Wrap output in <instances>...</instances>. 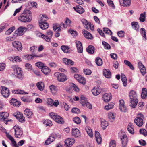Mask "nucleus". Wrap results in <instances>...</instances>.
I'll list each match as a JSON object with an SVG mask.
<instances>
[{
  "label": "nucleus",
  "instance_id": "34",
  "mask_svg": "<svg viewBox=\"0 0 147 147\" xmlns=\"http://www.w3.org/2000/svg\"><path fill=\"white\" fill-rule=\"evenodd\" d=\"M63 61L64 63L67 65H73L74 64V62L66 58L63 59Z\"/></svg>",
  "mask_w": 147,
  "mask_h": 147
},
{
  "label": "nucleus",
  "instance_id": "18",
  "mask_svg": "<svg viewBox=\"0 0 147 147\" xmlns=\"http://www.w3.org/2000/svg\"><path fill=\"white\" fill-rule=\"evenodd\" d=\"M26 29V28L24 27L21 26L19 27L18 29L15 31V33L16 34L17 36H19L23 34V33Z\"/></svg>",
  "mask_w": 147,
  "mask_h": 147
},
{
  "label": "nucleus",
  "instance_id": "3",
  "mask_svg": "<svg viewBox=\"0 0 147 147\" xmlns=\"http://www.w3.org/2000/svg\"><path fill=\"white\" fill-rule=\"evenodd\" d=\"M40 34L41 37L44 39L45 41L49 42H51V38L52 37L53 34L52 31L51 30H48L46 32L47 35H46L41 33H40Z\"/></svg>",
  "mask_w": 147,
  "mask_h": 147
},
{
  "label": "nucleus",
  "instance_id": "17",
  "mask_svg": "<svg viewBox=\"0 0 147 147\" xmlns=\"http://www.w3.org/2000/svg\"><path fill=\"white\" fill-rule=\"evenodd\" d=\"M43 56L42 54H40L37 55L36 54H33L31 55H26L25 56L26 59L27 60H30L32 59L34 57H41Z\"/></svg>",
  "mask_w": 147,
  "mask_h": 147
},
{
  "label": "nucleus",
  "instance_id": "30",
  "mask_svg": "<svg viewBox=\"0 0 147 147\" xmlns=\"http://www.w3.org/2000/svg\"><path fill=\"white\" fill-rule=\"evenodd\" d=\"M94 47L91 45H89L87 48H86V50L89 54H93L94 52Z\"/></svg>",
  "mask_w": 147,
  "mask_h": 147
},
{
  "label": "nucleus",
  "instance_id": "25",
  "mask_svg": "<svg viewBox=\"0 0 147 147\" xmlns=\"http://www.w3.org/2000/svg\"><path fill=\"white\" fill-rule=\"evenodd\" d=\"M82 33L84 36L87 39H92L93 38L92 34L88 31L85 30H83Z\"/></svg>",
  "mask_w": 147,
  "mask_h": 147
},
{
  "label": "nucleus",
  "instance_id": "31",
  "mask_svg": "<svg viewBox=\"0 0 147 147\" xmlns=\"http://www.w3.org/2000/svg\"><path fill=\"white\" fill-rule=\"evenodd\" d=\"M24 113L26 116L28 118H31L32 117L33 113L29 109H26L25 110Z\"/></svg>",
  "mask_w": 147,
  "mask_h": 147
},
{
  "label": "nucleus",
  "instance_id": "41",
  "mask_svg": "<svg viewBox=\"0 0 147 147\" xmlns=\"http://www.w3.org/2000/svg\"><path fill=\"white\" fill-rule=\"evenodd\" d=\"M50 89L53 94H55L57 92V87L53 85L49 86Z\"/></svg>",
  "mask_w": 147,
  "mask_h": 147
},
{
  "label": "nucleus",
  "instance_id": "39",
  "mask_svg": "<svg viewBox=\"0 0 147 147\" xmlns=\"http://www.w3.org/2000/svg\"><path fill=\"white\" fill-rule=\"evenodd\" d=\"M138 64L140 65V71L142 74L144 75L146 73L145 67L142 63H138Z\"/></svg>",
  "mask_w": 147,
  "mask_h": 147
},
{
  "label": "nucleus",
  "instance_id": "44",
  "mask_svg": "<svg viewBox=\"0 0 147 147\" xmlns=\"http://www.w3.org/2000/svg\"><path fill=\"white\" fill-rule=\"evenodd\" d=\"M124 63L128 66L131 69L134 70V67L130 61L127 60H124Z\"/></svg>",
  "mask_w": 147,
  "mask_h": 147
},
{
  "label": "nucleus",
  "instance_id": "36",
  "mask_svg": "<svg viewBox=\"0 0 147 147\" xmlns=\"http://www.w3.org/2000/svg\"><path fill=\"white\" fill-rule=\"evenodd\" d=\"M23 13L26 15H26L25 16L26 18H28V17L30 18V22H31L32 18V15L31 11L29 10H24L23 12Z\"/></svg>",
  "mask_w": 147,
  "mask_h": 147
},
{
  "label": "nucleus",
  "instance_id": "9",
  "mask_svg": "<svg viewBox=\"0 0 147 147\" xmlns=\"http://www.w3.org/2000/svg\"><path fill=\"white\" fill-rule=\"evenodd\" d=\"M144 116L143 115H140V117H138L134 120V122L139 127H141L143 124V119Z\"/></svg>",
  "mask_w": 147,
  "mask_h": 147
},
{
  "label": "nucleus",
  "instance_id": "2",
  "mask_svg": "<svg viewBox=\"0 0 147 147\" xmlns=\"http://www.w3.org/2000/svg\"><path fill=\"white\" fill-rule=\"evenodd\" d=\"M12 68L17 77L19 79H22L23 78V74L21 68L16 65H13Z\"/></svg>",
  "mask_w": 147,
  "mask_h": 147
},
{
  "label": "nucleus",
  "instance_id": "57",
  "mask_svg": "<svg viewBox=\"0 0 147 147\" xmlns=\"http://www.w3.org/2000/svg\"><path fill=\"white\" fill-rule=\"evenodd\" d=\"M102 44L104 46L105 49H109L111 48L109 45L105 41H102Z\"/></svg>",
  "mask_w": 147,
  "mask_h": 147
},
{
  "label": "nucleus",
  "instance_id": "58",
  "mask_svg": "<svg viewBox=\"0 0 147 147\" xmlns=\"http://www.w3.org/2000/svg\"><path fill=\"white\" fill-rule=\"evenodd\" d=\"M44 123L47 126H51L52 125V122L49 120L46 119L44 122Z\"/></svg>",
  "mask_w": 147,
  "mask_h": 147
},
{
  "label": "nucleus",
  "instance_id": "22",
  "mask_svg": "<svg viewBox=\"0 0 147 147\" xmlns=\"http://www.w3.org/2000/svg\"><path fill=\"white\" fill-rule=\"evenodd\" d=\"M75 11L80 14L83 13L85 11L82 7L80 5L76 6L74 7Z\"/></svg>",
  "mask_w": 147,
  "mask_h": 147
},
{
  "label": "nucleus",
  "instance_id": "56",
  "mask_svg": "<svg viewBox=\"0 0 147 147\" xmlns=\"http://www.w3.org/2000/svg\"><path fill=\"white\" fill-rule=\"evenodd\" d=\"M68 31L74 37H76L77 35V32L76 31L70 29Z\"/></svg>",
  "mask_w": 147,
  "mask_h": 147
},
{
  "label": "nucleus",
  "instance_id": "5",
  "mask_svg": "<svg viewBox=\"0 0 147 147\" xmlns=\"http://www.w3.org/2000/svg\"><path fill=\"white\" fill-rule=\"evenodd\" d=\"M13 128L15 132V137L18 138H20L23 134L22 129L17 125L14 126Z\"/></svg>",
  "mask_w": 147,
  "mask_h": 147
},
{
  "label": "nucleus",
  "instance_id": "49",
  "mask_svg": "<svg viewBox=\"0 0 147 147\" xmlns=\"http://www.w3.org/2000/svg\"><path fill=\"white\" fill-rule=\"evenodd\" d=\"M147 91L145 88H143L142 90L141 97L142 99H145L147 97Z\"/></svg>",
  "mask_w": 147,
  "mask_h": 147
},
{
  "label": "nucleus",
  "instance_id": "42",
  "mask_svg": "<svg viewBox=\"0 0 147 147\" xmlns=\"http://www.w3.org/2000/svg\"><path fill=\"white\" fill-rule=\"evenodd\" d=\"M108 117L109 121L111 122L115 120V117L114 113L111 112L109 113H108Z\"/></svg>",
  "mask_w": 147,
  "mask_h": 147
},
{
  "label": "nucleus",
  "instance_id": "45",
  "mask_svg": "<svg viewBox=\"0 0 147 147\" xmlns=\"http://www.w3.org/2000/svg\"><path fill=\"white\" fill-rule=\"evenodd\" d=\"M133 29H135L136 31H139V25L138 23L137 22H132L131 23Z\"/></svg>",
  "mask_w": 147,
  "mask_h": 147
},
{
  "label": "nucleus",
  "instance_id": "19",
  "mask_svg": "<svg viewBox=\"0 0 147 147\" xmlns=\"http://www.w3.org/2000/svg\"><path fill=\"white\" fill-rule=\"evenodd\" d=\"M72 134L76 137H80L81 136L80 131L76 128H73L72 130Z\"/></svg>",
  "mask_w": 147,
  "mask_h": 147
},
{
  "label": "nucleus",
  "instance_id": "51",
  "mask_svg": "<svg viewBox=\"0 0 147 147\" xmlns=\"http://www.w3.org/2000/svg\"><path fill=\"white\" fill-rule=\"evenodd\" d=\"M88 30L90 29L92 31H93L94 30V26L93 24H91L90 22H88L87 24L84 26Z\"/></svg>",
  "mask_w": 147,
  "mask_h": 147
},
{
  "label": "nucleus",
  "instance_id": "11",
  "mask_svg": "<svg viewBox=\"0 0 147 147\" xmlns=\"http://www.w3.org/2000/svg\"><path fill=\"white\" fill-rule=\"evenodd\" d=\"M120 139L121 141L122 147H126L128 142V138L125 134H123L120 136Z\"/></svg>",
  "mask_w": 147,
  "mask_h": 147
},
{
  "label": "nucleus",
  "instance_id": "52",
  "mask_svg": "<svg viewBox=\"0 0 147 147\" xmlns=\"http://www.w3.org/2000/svg\"><path fill=\"white\" fill-rule=\"evenodd\" d=\"M48 18L47 15H42V17H41L40 20L39 21V22H47L46 21L48 20Z\"/></svg>",
  "mask_w": 147,
  "mask_h": 147
},
{
  "label": "nucleus",
  "instance_id": "40",
  "mask_svg": "<svg viewBox=\"0 0 147 147\" xmlns=\"http://www.w3.org/2000/svg\"><path fill=\"white\" fill-rule=\"evenodd\" d=\"M122 3L120 2V4L124 7H127L131 4V0H122Z\"/></svg>",
  "mask_w": 147,
  "mask_h": 147
},
{
  "label": "nucleus",
  "instance_id": "35",
  "mask_svg": "<svg viewBox=\"0 0 147 147\" xmlns=\"http://www.w3.org/2000/svg\"><path fill=\"white\" fill-rule=\"evenodd\" d=\"M21 100L25 102L30 103L31 102L32 100L30 98V96H24L21 98Z\"/></svg>",
  "mask_w": 147,
  "mask_h": 147
},
{
  "label": "nucleus",
  "instance_id": "32",
  "mask_svg": "<svg viewBox=\"0 0 147 147\" xmlns=\"http://www.w3.org/2000/svg\"><path fill=\"white\" fill-rule=\"evenodd\" d=\"M39 22V26L40 28L42 30H45L48 28L49 24L47 22Z\"/></svg>",
  "mask_w": 147,
  "mask_h": 147
},
{
  "label": "nucleus",
  "instance_id": "33",
  "mask_svg": "<svg viewBox=\"0 0 147 147\" xmlns=\"http://www.w3.org/2000/svg\"><path fill=\"white\" fill-rule=\"evenodd\" d=\"M92 92L94 95L96 96L100 94L101 92V90L100 89L94 87L92 90Z\"/></svg>",
  "mask_w": 147,
  "mask_h": 147
},
{
  "label": "nucleus",
  "instance_id": "61",
  "mask_svg": "<svg viewBox=\"0 0 147 147\" xmlns=\"http://www.w3.org/2000/svg\"><path fill=\"white\" fill-rule=\"evenodd\" d=\"M74 121L76 124H80L81 123V121L80 118L78 117H75L73 118Z\"/></svg>",
  "mask_w": 147,
  "mask_h": 147
},
{
  "label": "nucleus",
  "instance_id": "46",
  "mask_svg": "<svg viewBox=\"0 0 147 147\" xmlns=\"http://www.w3.org/2000/svg\"><path fill=\"white\" fill-rule=\"evenodd\" d=\"M42 72L45 74H47L51 71L50 69L47 67L44 66L42 67L41 70Z\"/></svg>",
  "mask_w": 147,
  "mask_h": 147
},
{
  "label": "nucleus",
  "instance_id": "8",
  "mask_svg": "<svg viewBox=\"0 0 147 147\" xmlns=\"http://www.w3.org/2000/svg\"><path fill=\"white\" fill-rule=\"evenodd\" d=\"M13 115L20 122L24 123L25 122V117L23 116L22 113L21 112L17 111L14 113Z\"/></svg>",
  "mask_w": 147,
  "mask_h": 147
},
{
  "label": "nucleus",
  "instance_id": "20",
  "mask_svg": "<svg viewBox=\"0 0 147 147\" xmlns=\"http://www.w3.org/2000/svg\"><path fill=\"white\" fill-rule=\"evenodd\" d=\"M75 42L78 52L79 53H82L83 52V47L82 43L79 41H76Z\"/></svg>",
  "mask_w": 147,
  "mask_h": 147
},
{
  "label": "nucleus",
  "instance_id": "37",
  "mask_svg": "<svg viewBox=\"0 0 147 147\" xmlns=\"http://www.w3.org/2000/svg\"><path fill=\"white\" fill-rule=\"evenodd\" d=\"M37 87L39 90L41 91H43L44 88V84L43 82H40L37 83Z\"/></svg>",
  "mask_w": 147,
  "mask_h": 147
},
{
  "label": "nucleus",
  "instance_id": "55",
  "mask_svg": "<svg viewBox=\"0 0 147 147\" xmlns=\"http://www.w3.org/2000/svg\"><path fill=\"white\" fill-rule=\"evenodd\" d=\"M82 105L84 106H86L87 108L90 109H92V105L90 104V103L88 102H82Z\"/></svg>",
  "mask_w": 147,
  "mask_h": 147
},
{
  "label": "nucleus",
  "instance_id": "64",
  "mask_svg": "<svg viewBox=\"0 0 147 147\" xmlns=\"http://www.w3.org/2000/svg\"><path fill=\"white\" fill-rule=\"evenodd\" d=\"M37 47L33 46L30 48V50L32 53H34L37 50Z\"/></svg>",
  "mask_w": 147,
  "mask_h": 147
},
{
  "label": "nucleus",
  "instance_id": "59",
  "mask_svg": "<svg viewBox=\"0 0 147 147\" xmlns=\"http://www.w3.org/2000/svg\"><path fill=\"white\" fill-rule=\"evenodd\" d=\"M103 31L106 34L111 35L112 33L111 30L107 28H104L103 29Z\"/></svg>",
  "mask_w": 147,
  "mask_h": 147
},
{
  "label": "nucleus",
  "instance_id": "50",
  "mask_svg": "<svg viewBox=\"0 0 147 147\" xmlns=\"http://www.w3.org/2000/svg\"><path fill=\"white\" fill-rule=\"evenodd\" d=\"M146 12H144L140 15L139 20L141 22H144L146 20Z\"/></svg>",
  "mask_w": 147,
  "mask_h": 147
},
{
  "label": "nucleus",
  "instance_id": "7",
  "mask_svg": "<svg viewBox=\"0 0 147 147\" xmlns=\"http://www.w3.org/2000/svg\"><path fill=\"white\" fill-rule=\"evenodd\" d=\"M54 75L59 82H63L67 80L66 76L63 73L57 72L55 73Z\"/></svg>",
  "mask_w": 147,
  "mask_h": 147
},
{
  "label": "nucleus",
  "instance_id": "12",
  "mask_svg": "<svg viewBox=\"0 0 147 147\" xmlns=\"http://www.w3.org/2000/svg\"><path fill=\"white\" fill-rule=\"evenodd\" d=\"M26 16L23 12L18 17V20L24 23L30 22V18L28 17V18H26Z\"/></svg>",
  "mask_w": 147,
  "mask_h": 147
},
{
  "label": "nucleus",
  "instance_id": "27",
  "mask_svg": "<svg viewBox=\"0 0 147 147\" xmlns=\"http://www.w3.org/2000/svg\"><path fill=\"white\" fill-rule=\"evenodd\" d=\"M100 121L102 129L105 130L108 125V122L102 118L100 119Z\"/></svg>",
  "mask_w": 147,
  "mask_h": 147
},
{
  "label": "nucleus",
  "instance_id": "21",
  "mask_svg": "<svg viewBox=\"0 0 147 147\" xmlns=\"http://www.w3.org/2000/svg\"><path fill=\"white\" fill-rule=\"evenodd\" d=\"M119 109L121 111L125 112L126 110V107L124 105V102L123 100H119Z\"/></svg>",
  "mask_w": 147,
  "mask_h": 147
},
{
  "label": "nucleus",
  "instance_id": "43",
  "mask_svg": "<svg viewBox=\"0 0 147 147\" xmlns=\"http://www.w3.org/2000/svg\"><path fill=\"white\" fill-rule=\"evenodd\" d=\"M86 130L89 136L92 138L93 136V134L91 127H86Z\"/></svg>",
  "mask_w": 147,
  "mask_h": 147
},
{
  "label": "nucleus",
  "instance_id": "26",
  "mask_svg": "<svg viewBox=\"0 0 147 147\" xmlns=\"http://www.w3.org/2000/svg\"><path fill=\"white\" fill-rule=\"evenodd\" d=\"M103 75L107 78H110L111 77V73L109 69H104L103 71Z\"/></svg>",
  "mask_w": 147,
  "mask_h": 147
},
{
  "label": "nucleus",
  "instance_id": "53",
  "mask_svg": "<svg viewBox=\"0 0 147 147\" xmlns=\"http://www.w3.org/2000/svg\"><path fill=\"white\" fill-rule=\"evenodd\" d=\"M15 27L14 26H12L9 28L5 32V34L6 35H10L15 29Z\"/></svg>",
  "mask_w": 147,
  "mask_h": 147
},
{
  "label": "nucleus",
  "instance_id": "13",
  "mask_svg": "<svg viewBox=\"0 0 147 147\" xmlns=\"http://www.w3.org/2000/svg\"><path fill=\"white\" fill-rule=\"evenodd\" d=\"M74 78L76 79L80 83L84 85L86 83V81L84 78L82 77L80 75L78 74H75L74 75Z\"/></svg>",
  "mask_w": 147,
  "mask_h": 147
},
{
  "label": "nucleus",
  "instance_id": "29",
  "mask_svg": "<svg viewBox=\"0 0 147 147\" xmlns=\"http://www.w3.org/2000/svg\"><path fill=\"white\" fill-rule=\"evenodd\" d=\"M10 102L11 105H13L14 106L16 107H19L20 105V103L17 101V100L12 98L10 101Z\"/></svg>",
  "mask_w": 147,
  "mask_h": 147
},
{
  "label": "nucleus",
  "instance_id": "47",
  "mask_svg": "<svg viewBox=\"0 0 147 147\" xmlns=\"http://www.w3.org/2000/svg\"><path fill=\"white\" fill-rule=\"evenodd\" d=\"M95 62L96 65L98 66L101 65L102 64V60L100 57H97L95 60Z\"/></svg>",
  "mask_w": 147,
  "mask_h": 147
},
{
  "label": "nucleus",
  "instance_id": "28",
  "mask_svg": "<svg viewBox=\"0 0 147 147\" xmlns=\"http://www.w3.org/2000/svg\"><path fill=\"white\" fill-rule=\"evenodd\" d=\"M3 114V121H4V123L6 124H7V122L10 121L9 120H8L7 119V118L9 116V113L7 112H2Z\"/></svg>",
  "mask_w": 147,
  "mask_h": 147
},
{
  "label": "nucleus",
  "instance_id": "60",
  "mask_svg": "<svg viewBox=\"0 0 147 147\" xmlns=\"http://www.w3.org/2000/svg\"><path fill=\"white\" fill-rule=\"evenodd\" d=\"M140 33L143 37L145 38V39L146 40V36L145 29L144 28H141L140 29Z\"/></svg>",
  "mask_w": 147,
  "mask_h": 147
},
{
  "label": "nucleus",
  "instance_id": "24",
  "mask_svg": "<svg viewBox=\"0 0 147 147\" xmlns=\"http://www.w3.org/2000/svg\"><path fill=\"white\" fill-rule=\"evenodd\" d=\"M103 99L105 102L110 101L111 98V94L110 93H105L103 96Z\"/></svg>",
  "mask_w": 147,
  "mask_h": 147
},
{
  "label": "nucleus",
  "instance_id": "16",
  "mask_svg": "<svg viewBox=\"0 0 147 147\" xmlns=\"http://www.w3.org/2000/svg\"><path fill=\"white\" fill-rule=\"evenodd\" d=\"M66 26L65 25V24L63 23H61L60 24L59 26H57L56 25L53 26V29L54 31L55 32H60L61 31V28H65L66 27Z\"/></svg>",
  "mask_w": 147,
  "mask_h": 147
},
{
  "label": "nucleus",
  "instance_id": "15",
  "mask_svg": "<svg viewBox=\"0 0 147 147\" xmlns=\"http://www.w3.org/2000/svg\"><path fill=\"white\" fill-rule=\"evenodd\" d=\"M75 140L73 138H68L65 140V145L67 147L71 146L74 143Z\"/></svg>",
  "mask_w": 147,
  "mask_h": 147
},
{
  "label": "nucleus",
  "instance_id": "48",
  "mask_svg": "<svg viewBox=\"0 0 147 147\" xmlns=\"http://www.w3.org/2000/svg\"><path fill=\"white\" fill-rule=\"evenodd\" d=\"M61 49L65 53H68L69 51V48L68 46L62 45L61 47Z\"/></svg>",
  "mask_w": 147,
  "mask_h": 147
},
{
  "label": "nucleus",
  "instance_id": "23",
  "mask_svg": "<svg viewBox=\"0 0 147 147\" xmlns=\"http://www.w3.org/2000/svg\"><path fill=\"white\" fill-rule=\"evenodd\" d=\"M95 136L96 138V141L98 144H100L102 142V138L100 136V134L99 133L96 131H95Z\"/></svg>",
  "mask_w": 147,
  "mask_h": 147
},
{
  "label": "nucleus",
  "instance_id": "14",
  "mask_svg": "<svg viewBox=\"0 0 147 147\" xmlns=\"http://www.w3.org/2000/svg\"><path fill=\"white\" fill-rule=\"evenodd\" d=\"M12 45L13 47L16 48L19 51H21L22 49V46L21 43L18 41H15L12 42Z\"/></svg>",
  "mask_w": 147,
  "mask_h": 147
},
{
  "label": "nucleus",
  "instance_id": "1",
  "mask_svg": "<svg viewBox=\"0 0 147 147\" xmlns=\"http://www.w3.org/2000/svg\"><path fill=\"white\" fill-rule=\"evenodd\" d=\"M129 97L130 98L129 105L132 108H135L138 102L136 92L133 90L130 91L129 93Z\"/></svg>",
  "mask_w": 147,
  "mask_h": 147
},
{
  "label": "nucleus",
  "instance_id": "4",
  "mask_svg": "<svg viewBox=\"0 0 147 147\" xmlns=\"http://www.w3.org/2000/svg\"><path fill=\"white\" fill-rule=\"evenodd\" d=\"M49 115L53 120L55 121L57 123L60 124H63L64 123V121L63 118L61 116L55 115V114L51 112L49 113Z\"/></svg>",
  "mask_w": 147,
  "mask_h": 147
},
{
  "label": "nucleus",
  "instance_id": "54",
  "mask_svg": "<svg viewBox=\"0 0 147 147\" xmlns=\"http://www.w3.org/2000/svg\"><path fill=\"white\" fill-rule=\"evenodd\" d=\"M114 105V104L113 103H111L108 105H105V109L107 110H109L112 109Z\"/></svg>",
  "mask_w": 147,
  "mask_h": 147
},
{
  "label": "nucleus",
  "instance_id": "63",
  "mask_svg": "<svg viewBox=\"0 0 147 147\" xmlns=\"http://www.w3.org/2000/svg\"><path fill=\"white\" fill-rule=\"evenodd\" d=\"M83 72L86 75H89L91 74L92 72L90 69H84L83 70Z\"/></svg>",
  "mask_w": 147,
  "mask_h": 147
},
{
  "label": "nucleus",
  "instance_id": "6",
  "mask_svg": "<svg viewBox=\"0 0 147 147\" xmlns=\"http://www.w3.org/2000/svg\"><path fill=\"white\" fill-rule=\"evenodd\" d=\"M57 137H60V135L58 133H53L52 134L49 138L46 140L44 144L45 145L49 144L51 142L54 141L55 138Z\"/></svg>",
  "mask_w": 147,
  "mask_h": 147
},
{
  "label": "nucleus",
  "instance_id": "38",
  "mask_svg": "<svg viewBox=\"0 0 147 147\" xmlns=\"http://www.w3.org/2000/svg\"><path fill=\"white\" fill-rule=\"evenodd\" d=\"M127 130L131 134H134V126L132 123L131 122L129 123Z\"/></svg>",
  "mask_w": 147,
  "mask_h": 147
},
{
  "label": "nucleus",
  "instance_id": "62",
  "mask_svg": "<svg viewBox=\"0 0 147 147\" xmlns=\"http://www.w3.org/2000/svg\"><path fill=\"white\" fill-rule=\"evenodd\" d=\"M71 86L73 88V89L76 92H78L79 91V89L77 86L74 83L71 84Z\"/></svg>",
  "mask_w": 147,
  "mask_h": 147
},
{
  "label": "nucleus",
  "instance_id": "10",
  "mask_svg": "<svg viewBox=\"0 0 147 147\" xmlns=\"http://www.w3.org/2000/svg\"><path fill=\"white\" fill-rule=\"evenodd\" d=\"M1 93L3 96L5 98H7L9 95V91L6 87L2 86Z\"/></svg>",
  "mask_w": 147,
  "mask_h": 147
}]
</instances>
